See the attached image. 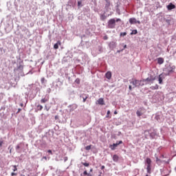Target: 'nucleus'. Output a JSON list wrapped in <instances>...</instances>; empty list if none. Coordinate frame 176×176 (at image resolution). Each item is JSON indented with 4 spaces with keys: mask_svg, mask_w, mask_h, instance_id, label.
<instances>
[{
    "mask_svg": "<svg viewBox=\"0 0 176 176\" xmlns=\"http://www.w3.org/2000/svg\"><path fill=\"white\" fill-rule=\"evenodd\" d=\"M131 83L134 86L133 87H140V86H144L145 85L142 80H138L135 78H132Z\"/></svg>",
    "mask_w": 176,
    "mask_h": 176,
    "instance_id": "f257e3e1",
    "label": "nucleus"
},
{
    "mask_svg": "<svg viewBox=\"0 0 176 176\" xmlns=\"http://www.w3.org/2000/svg\"><path fill=\"white\" fill-rule=\"evenodd\" d=\"M116 25V20L115 19H111L108 21V28H115Z\"/></svg>",
    "mask_w": 176,
    "mask_h": 176,
    "instance_id": "f03ea898",
    "label": "nucleus"
},
{
    "mask_svg": "<svg viewBox=\"0 0 176 176\" xmlns=\"http://www.w3.org/2000/svg\"><path fill=\"white\" fill-rule=\"evenodd\" d=\"M146 110L145 108L144 107H140L139 108L137 111H136V115L138 118H141V116H142V115H144V113H145Z\"/></svg>",
    "mask_w": 176,
    "mask_h": 176,
    "instance_id": "7ed1b4c3",
    "label": "nucleus"
},
{
    "mask_svg": "<svg viewBox=\"0 0 176 176\" xmlns=\"http://www.w3.org/2000/svg\"><path fill=\"white\" fill-rule=\"evenodd\" d=\"M155 79H156L155 77H153L152 76H151L150 77H148L146 79H143L142 81H143V83L144 82H146V85H148V82H151V83H153V81L155 80Z\"/></svg>",
    "mask_w": 176,
    "mask_h": 176,
    "instance_id": "20e7f679",
    "label": "nucleus"
},
{
    "mask_svg": "<svg viewBox=\"0 0 176 176\" xmlns=\"http://www.w3.org/2000/svg\"><path fill=\"white\" fill-rule=\"evenodd\" d=\"M130 24H141V22L140 21H137L135 18H131L129 19Z\"/></svg>",
    "mask_w": 176,
    "mask_h": 176,
    "instance_id": "39448f33",
    "label": "nucleus"
},
{
    "mask_svg": "<svg viewBox=\"0 0 176 176\" xmlns=\"http://www.w3.org/2000/svg\"><path fill=\"white\" fill-rule=\"evenodd\" d=\"M120 144H123V142L121 140L118 143H114L113 144V145H110V148L111 149V151H115L116 146H118V145H120Z\"/></svg>",
    "mask_w": 176,
    "mask_h": 176,
    "instance_id": "423d86ee",
    "label": "nucleus"
},
{
    "mask_svg": "<svg viewBox=\"0 0 176 176\" xmlns=\"http://www.w3.org/2000/svg\"><path fill=\"white\" fill-rule=\"evenodd\" d=\"M168 10H173V9H175V5L173 4L172 3H170L167 6Z\"/></svg>",
    "mask_w": 176,
    "mask_h": 176,
    "instance_id": "0eeeda50",
    "label": "nucleus"
},
{
    "mask_svg": "<svg viewBox=\"0 0 176 176\" xmlns=\"http://www.w3.org/2000/svg\"><path fill=\"white\" fill-rule=\"evenodd\" d=\"M58 46H61L60 41H58L57 43L56 44H54V49H55V50H57V49H58Z\"/></svg>",
    "mask_w": 176,
    "mask_h": 176,
    "instance_id": "6e6552de",
    "label": "nucleus"
},
{
    "mask_svg": "<svg viewBox=\"0 0 176 176\" xmlns=\"http://www.w3.org/2000/svg\"><path fill=\"white\" fill-rule=\"evenodd\" d=\"M82 98H83L82 102H86V100L89 98V95H87L86 94H83L81 95Z\"/></svg>",
    "mask_w": 176,
    "mask_h": 176,
    "instance_id": "1a4fd4ad",
    "label": "nucleus"
},
{
    "mask_svg": "<svg viewBox=\"0 0 176 176\" xmlns=\"http://www.w3.org/2000/svg\"><path fill=\"white\" fill-rule=\"evenodd\" d=\"M23 68H24V66L23 65H19L18 67H17V68L16 69H14V72H16V71H23Z\"/></svg>",
    "mask_w": 176,
    "mask_h": 176,
    "instance_id": "9d476101",
    "label": "nucleus"
},
{
    "mask_svg": "<svg viewBox=\"0 0 176 176\" xmlns=\"http://www.w3.org/2000/svg\"><path fill=\"white\" fill-rule=\"evenodd\" d=\"M98 103L99 105H105V103L104 102V99L102 98H100L98 100Z\"/></svg>",
    "mask_w": 176,
    "mask_h": 176,
    "instance_id": "9b49d317",
    "label": "nucleus"
},
{
    "mask_svg": "<svg viewBox=\"0 0 176 176\" xmlns=\"http://www.w3.org/2000/svg\"><path fill=\"white\" fill-rule=\"evenodd\" d=\"M146 163L147 164V166H152V160H151V158L147 157L146 159Z\"/></svg>",
    "mask_w": 176,
    "mask_h": 176,
    "instance_id": "f8f14e48",
    "label": "nucleus"
},
{
    "mask_svg": "<svg viewBox=\"0 0 176 176\" xmlns=\"http://www.w3.org/2000/svg\"><path fill=\"white\" fill-rule=\"evenodd\" d=\"M107 79H111L112 78V73L111 72H107L105 74Z\"/></svg>",
    "mask_w": 176,
    "mask_h": 176,
    "instance_id": "ddd939ff",
    "label": "nucleus"
},
{
    "mask_svg": "<svg viewBox=\"0 0 176 176\" xmlns=\"http://www.w3.org/2000/svg\"><path fill=\"white\" fill-rule=\"evenodd\" d=\"M157 60L158 64H160V65H162V64L164 63V59L163 58H158Z\"/></svg>",
    "mask_w": 176,
    "mask_h": 176,
    "instance_id": "4468645a",
    "label": "nucleus"
},
{
    "mask_svg": "<svg viewBox=\"0 0 176 176\" xmlns=\"http://www.w3.org/2000/svg\"><path fill=\"white\" fill-rule=\"evenodd\" d=\"M174 69H175V66L170 67L168 69V74H173L174 72Z\"/></svg>",
    "mask_w": 176,
    "mask_h": 176,
    "instance_id": "2eb2a0df",
    "label": "nucleus"
},
{
    "mask_svg": "<svg viewBox=\"0 0 176 176\" xmlns=\"http://www.w3.org/2000/svg\"><path fill=\"white\" fill-rule=\"evenodd\" d=\"M106 1V4H105V9L108 10V8L109 6H111V2L109 0H105Z\"/></svg>",
    "mask_w": 176,
    "mask_h": 176,
    "instance_id": "dca6fc26",
    "label": "nucleus"
},
{
    "mask_svg": "<svg viewBox=\"0 0 176 176\" xmlns=\"http://www.w3.org/2000/svg\"><path fill=\"white\" fill-rule=\"evenodd\" d=\"M146 170H147L148 174H151V170H152V165H147Z\"/></svg>",
    "mask_w": 176,
    "mask_h": 176,
    "instance_id": "f3484780",
    "label": "nucleus"
},
{
    "mask_svg": "<svg viewBox=\"0 0 176 176\" xmlns=\"http://www.w3.org/2000/svg\"><path fill=\"white\" fill-rule=\"evenodd\" d=\"M47 101H49V97L44 98L41 100V104H45V102H47Z\"/></svg>",
    "mask_w": 176,
    "mask_h": 176,
    "instance_id": "a211bd4d",
    "label": "nucleus"
},
{
    "mask_svg": "<svg viewBox=\"0 0 176 176\" xmlns=\"http://www.w3.org/2000/svg\"><path fill=\"white\" fill-rule=\"evenodd\" d=\"M113 162H118L119 161V156L118 155H114L113 156Z\"/></svg>",
    "mask_w": 176,
    "mask_h": 176,
    "instance_id": "6ab92c4d",
    "label": "nucleus"
},
{
    "mask_svg": "<svg viewBox=\"0 0 176 176\" xmlns=\"http://www.w3.org/2000/svg\"><path fill=\"white\" fill-rule=\"evenodd\" d=\"M137 34H138V31L137 30H133L131 32V35H137Z\"/></svg>",
    "mask_w": 176,
    "mask_h": 176,
    "instance_id": "aec40b11",
    "label": "nucleus"
},
{
    "mask_svg": "<svg viewBox=\"0 0 176 176\" xmlns=\"http://www.w3.org/2000/svg\"><path fill=\"white\" fill-rule=\"evenodd\" d=\"M158 80H159L160 85H162V83H163V78H162V74H160V75L159 76Z\"/></svg>",
    "mask_w": 176,
    "mask_h": 176,
    "instance_id": "412c9836",
    "label": "nucleus"
},
{
    "mask_svg": "<svg viewBox=\"0 0 176 176\" xmlns=\"http://www.w3.org/2000/svg\"><path fill=\"white\" fill-rule=\"evenodd\" d=\"M151 90H157L159 89V85H156L155 86L151 87Z\"/></svg>",
    "mask_w": 176,
    "mask_h": 176,
    "instance_id": "4be33fe9",
    "label": "nucleus"
},
{
    "mask_svg": "<svg viewBox=\"0 0 176 176\" xmlns=\"http://www.w3.org/2000/svg\"><path fill=\"white\" fill-rule=\"evenodd\" d=\"M105 19H107V16H105V14H103L100 15V20L104 21V20H105Z\"/></svg>",
    "mask_w": 176,
    "mask_h": 176,
    "instance_id": "5701e85b",
    "label": "nucleus"
},
{
    "mask_svg": "<svg viewBox=\"0 0 176 176\" xmlns=\"http://www.w3.org/2000/svg\"><path fill=\"white\" fill-rule=\"evenodd\" d=\"M42 109H43V106L38 104L37 105V111H42Z\"/></svg>",
    "mask_w": 176,
    "mask_h": 176,
    "instance_id": "b1692460",
    "label": "nucleus"
},
{
    "mask_svg": "<svg viewBox=\"0 0 176 176\" xmlns=\"http://www.w3.org/2000/svg\"><path fill=\"white\" fill-rule=\"evenodd\" d=\"M157 164H162V160L159 159L158 157H156L155 159Z\"/></svg>",
    "mask_w": 176,
    "mask_h": 176,
    "instance_id": "393cba45",
    "label": "nucleus"
},
{
    "mask_svg": "<svg viewBox=\"0 0 176 176\" xmlns=\"http://www.w3.org/2000/svg\"><path fill=\"white\" fill-rule=\"evenodd\" d=\"M85 149L86 151H90L91 149V145L87 146Z\"/></svg>",
    "mask_w": 176,
    "mask_h": 176,
    "instance_id": "a878e982",
    "label": "nucleus"
},
{
    "mask_svg": "<svg viewBox=\"0 0 176 176\" xmlns=\"http://www.w3.org/2000/svg\"><path fill=\"white\" fill-rule=\"evenodd\" d=\"M126 35H127V32H126L120 33V36H126Z\"/></svg>",
    "mask_w": 176,
    "mask_h": 176,
    "instance_id": "bb28decb",
    "label": "nucleus"
},
{
    "mask_svg": "<svg viewBox=\"0 0 176 176\" xmlns=\"http://www.w3.org/2000/svg\"><path fill=\"white\" fill-rule=\"evenodd\" d=\"M82 164L83 166H85V167H89V163H87V162H85V163L82 162Z\"/></svg>",
    "mask_w": 176,
    "mask_h": 176,
    "instance_id": "cd10ccee",
    "label": "nucleus"
},
{
    "mask_svg": "<svg viewBox=\"0 0 176 176\" xmlns=\"http://www.w3.org/2000/svg\"><path fill=\"white\" fill-rule=\"evenodd\" d=\"M75 82H76V83H77V85H79V83H80V79L76 78Z\"/></svg>",
    "mask_w": 176,
    "mask_h": 176,
    "instance_id": "c85d7f7f",
    "label": "nucleus"
},
{
    "mask_svg": "<svg viewBox=\"0 0 176 176\" xmlns=\"http://www.w3.org/2000/svg\"><path fill=\"white\" fill-rule=\"evenodd\" d=\"M12 167L14 168L13 171H17V166L13 165Z\"/></svg>",
    "mask_w": 176,
    "mask_h": 176,
    "instance_id": "c756f323",
    "label": "nucleus"
},
{
    "mask_svg": "<svg viewBox=\"0 0 176 176\" xmlns=\"http://www.w3.org/2000/svg\"><path fill=\"white\" fill-rule=\"evenodd\" d=\"M109 115H111V111L109 110V111H107L106 118H109Z\"/></svg>",
    "mask_w": 176,
    "mask_h": 176,
    "instance_id": "7c9ffc66",
    "label": "nucleus"
},
{
    "mask_svg": "<svg viewBox=\"0 0 176 176\" xmlns=\"http://www.w3.org/2000/svg\"><path fill=\"white\" fill-rule=\"evenodd\" d=\"M89 173H87V170H85L84 172H83V175H87Z\"/></svg>",
    "mask_w": 176,
    "mask_h": 176,
    "instance_id": "2f4dec72",
    "label": "nucleus"
},
{
    "mask_svg": "<svg viewBox=\"0 0 176 176\" xmlns=\"http://www.w3.org/2000/svg\"><path fill=\"white\" fill-rule=\"evenodd\" d=\"M104 41H107L108 39V36H104L103 37Z\"/></svg>",
    "mask_w": 176,
    "mask_h": 176,
    "instance_id": "473e14b6",
    "label": "nucleus"
},
{
    "mask_svg": "<svg viewBox=\"0 0 176 176\" xmlns=\"http://www.w3.org/2000/svg\"><path fill=\"white\" fill-rule=\"evenodd\" d=\"M47 152L48 153H50V155H53V152L52 151V150H48Z\"/></svg>",
    "mask_w": 176,
    "mask_h": 176,
    "instance_id": "72a5a7b5",
    "label": "nucleus"
},
{
    "mask_svg": "<svg viewBox=\"0 0 176 176\" xmlns=\"http://www.w3.org/2000/svg\"><path fill=\"white\" fill-rule=\"evenodd\" d=\"M119 21H122V19H117L116 20V23L119 22Z\"/></svg>",
    "mask_w": 176,
    "mask_h": 176,
    "instance_id": "f704fd0d",
    "label": "nucleus"
},
{
    "mask_svg": "<svg viewBox=\"0 0 176 176\" xmlns=\"http://www.w3.org/2000/svg\"><path fill=\"white\" fill-rule=\"evenodd\" d=\"M11 175H12V176H16V175H17V173H11Z\"/></svg>",
    "mask_w": 176,
    "mask_h": 176,
    "instance_id": "c9c22d12",
    "label": "nucleus"
},
{
    "mask_svg": "<svg viewBox=\"0 0 176 176\" xmlns=\"http://www.w3.org/2000/svg\"><path fill=\"white\" fill-rule=\"evenodd\" d=\"M82 5V1H78V6H80Z\"/></svg>",
    "mask_w": 176,
    "mask_h": 176,
    "instance_id": "e433bc0d",
    "label": "nucleus"
},
{
    "mask_svg": "<svg viewBox=\"0 0 176 176\" xmlns=\"http://www.w3.org/2000/svg\"><path fill=\"white\" fill-rule=\"evenodd\" d=\"M129 89L130 91H131V90H133V87H131V85H129Z\"/></svg>",
    "mask_w": 176,
    "mask_h": 176,
    "instance_id": "4c0bfd02",
    "label": "nucleus"
},
{
    "mask_svg": "<svg viewBox=\"0 0 176 176\" xmlns=\"http://www.w3.org/2000/svg\"><path fill=\"white\" fill-rule=\"evenodd\" d=\"M3 144V141L0 140V146H2Z\"/></svg>",
    "mask_w": 176,
    "mask_h": 176,
    "instance_id": "58836bf2",
    "label": "nucleus"
},
{
    "mask_svg": "<svg viewBox=\"0 0 176 176\" xmlns=\"http://www.w3.org/2000/svg\"><path fill=\"white\" fill-rule=\"evenodd\" d=\"M45 109L46 111H49L50 109V108H47V106H45Z\"/></svg>",
    "mask_w": 176,
    "mask_h": 176,
    "instance_id": "ea45409f",
    "label": "nucleus"
},
{
    "mask_svg": "<svg viewBox=\"0 0 176 176\" xmlns=\"http://www.w3.org/2000/svg\"><path fill=\"white\" fill-rule=\"evenodd\" d=\"M45 82V78H41V83H43Z\"/></svg>",
    "mask_w": 176,
    "mask_h": 176,
    "instance_id": "a19ab883",
    "label": "nucleus"
},
{
    "mask_svg": "<svg viewBox=\"0 0 176 176\" xmlns=\"http://www.w3.org/2000/svg\"><path fill=\"white\" fill-rule=\"evenodd\" d=\"M16 151H17L18 149H20V146H19V145H17V146H16Z\"/></svg>",
    "mask_w": 176,
    "mask_h": 176,
    "instance_id": "79ce46f5",
    "label": "nucleus"
},
{
    "mask_svg": "<svg viewBox=\"0 0 176 176\" xmlns=\"http://www.w3.org/2000/svg\"><path fill=\"white\" fill-rule=\"evenodd\" d=\"M43 159H44L45 160H47V157L46 156L43 157Z\"/></svg>",
    "mask_w": 176,
    "mask_h": 176,
    "instance_id": "37998d69",
    "label": "nucleus"
},
{
    "mask_svg": "<svg viewBox=\"0 0 176 176\" xmlns=\"http://www.w3.org/2000/svg\"><path fill=\"white\" fill-rule=\"evenodd\" d=\"M127 47V45H124V49H123V50H124V49H126Z\"/></svg>",
    "mask_w": 176,
    "mask_h": 176,
    "instance_id": "c03bdc74",
    "label": "nucleus"
},
{
    "mask_svg": "<svg viewBox=\"0 0 176 176\" xmlns=\"http://www.w3.org/2000/svg\"><path fill=\"white\" fill-rule=\"evenodd\" d=\"M104 168H105V166H102L101 170H104Z\"/></svg>",
    "mask_w": 176,
    "mask_h": 176,
    "instance_id": "a18cd8bd",
    "label": "nucleus"
},
{
    "mask_svg": "<svg viewBox=\"0 0 176 176\" xmlns=\"http://www.w3.org/2000/svg\"><path fill=\"white\" fill-rule=\"evenodd\" d=\"M87 176H93L91 174L89 173L87 175Z\"/></svg>",
    "mask_w": 176,
    "mask_h": 176,
    "instance_id": "49530a36",
    "label": "nucleus"
},
{
    "mask_svg": "<svg viewBox=\"0 0 176 176\" xmlns=\"http://www.w3.org/2000/svg\"><path fill=\"white\" fill-rule=\"evenodd\" d=\"M23 105H24V104H23V103H21V104H20V106H21V107H23Z\"/></svg>",
    "mask_w": 176,
    "mask_h": 176,
    "instance_id": "de8ad7c7",
    "label": "nucleus"
},
{
    "mask_svg": "<svg viewBox=\"0 0 176 176\" xmlns=\"http://www.w3.org/2000/svg\"><path fill=\"white\" fill-rule=\"evenodd\" d=\"M21 111V109H18V112H20Z\"/></svg>",
    "mask_w": 176,
    "mask_h": 176,
    "instance_id": "09e8293b",
    "label": "nucleus"
},
{
    "mask_svg": "<svg viewBox=\"0 0 176 176\" xmlns=\"http://www.w3.org/2000/svg\"><path fill=\"white\" fill-rule=\"evenodd\" d=\"M115 115H116V113H118L116 111L114 112Z\"/></svg>",
    "mask_w": 176,
    "mask_h": 176,
    "instance_id": "8fccbe9b",
    "label": "nucleus"
},
{
    "mask_svg": "<svg viewBox=\"0 0 176 176\" xmlns=\"http://www.w3.org/2000/svg\"><path fill=\"white\" fill-rule=\"evenodd\" d=\"M90 171L91 172V171H93V169L91 168V169H90Z\"/></svg>",
    "mask_w": 176,
    "mask_h": 176,
    "instance_id": "3c124183",
    "label": "nucleus"
}]
</instances>
